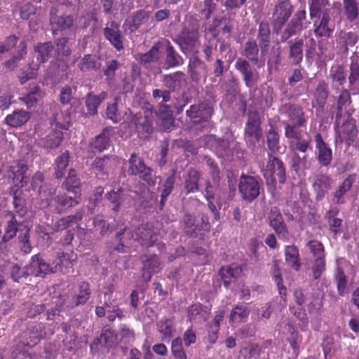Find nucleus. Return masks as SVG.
I'll use <instances>...</instances> for the list:
<instances>
[{"label":"nucleus","instance_id":"obj_45","mask_svg":"<svg viewBox=\"0 0 359 359\" xmlns=\"http://www.w3.org/2000/svg\"><path fill=\"white\" fill-rule=\"evenodd\" d=\"M286 263L294 270L298 271L301 267L300 256L298 248L294 245H287L285 248Z\"/></svg>","mask_w":359,"mask_h":359},{"label":"nucleus","instance_id":"obj_48","mask_svg":"<svg viewBox=\"0 0 359 359\" xmlns=\"http://www.w3.org/2000/svg\"><path fill=\"white\" fill-rule=\"evenodd\" d=\"M165 63L168 67L172 68L183 65L184 60L173 46L168 41L165 50Z\"/></svg>","mask_w":359,"mask_h":359},{"label":"nucleus","instance_id":"obj_8","mask_svg":"<svg viewBox=\"0 0 359 359\" xmlns=\"http://www.w3.org/2000/svg\"><path fill=\"white\" fill-rule=\"evenodd\" d=\"M307 247L313 258L312 273L315 280H318L325 270V252L323 243L318 240L308 242Z\"/></svg>","mask_w":359,"mask_h":359},{"label":"nucleus","instance_id":"obj_6","mask_svg":"<svg viewBox=\"0 0 359 359\" xmlns=\"http://www.w3.org/2000/svg\"><path fill=\"white\" fill-rule=\"evenodd\" d=\"M262 172L267 184H276L277 181L280 184H284L285 182L286 172L284 163L276 156L269 155L266 167Z\"/></svg>","mask_w":359,"mask_h":359},{"label":"nucleus","instance_id":"obj_7","mask_svg":"<svg viewBox=\"0 0 359 359\" xmlns=\"http://www.w3.org/2000/svg\"><path fill=\"white\" fill-rule=\"evenodd\" d=\"M128 175L138 176L149 186L155 185L156 180L154 178L153 170L145 165L142 158L133 153L128 160Z\"/></svg>","mask_w":359,"mask_h":359},{"label":"nucleus","instance_id":"obj_17","mask_svg":"<svg viewBox=\"0 0 359 359\" xmlns=\"http://www.w3.org/2000/svg\"><path fill=\"white\" fill-rule=\"evenodd\" d=\"M103 35L117 51L123 50L125 38L120 30L118 23L115 21L107 22L103 29Z\"/></svg>","mask_w":359,"mask_h":359},{"label":"nucleus","instance_id":"obj_25","mask_svg":"<svg viewBox=\"0 0 359 359\" xmlns=\"http://www.w3.org/2000/svg\"><path fill=\"white\" fill-rule=\"evenodd\" d=\"M359 39L358 34L353 32L341 30L336 36V46L337 48L345 55L348 51V48L352 47L356 44Z\"/></svg>","mask_w":359,"mask_h":359},{"label":"nucleus","instance_id":"obj_11","mask_svg":"<svg viewBox=\"0 0 359 359\" xmlns=\"http://www.w3.org/2000/svg\"><path fill=\"white\" fill-rule=\"evenodd\" d=\"M46 334L44 325L37 323L22 332L19 334L17 341L22 347H33L38 344L41 339L46 337Z\"/></svg>","mask_w":359,"mask_h":359},{"label":"nucleus","instance_id":"obj_19","mask_svg":"<svg viewBox=\"0 0 359 359\" xmlns=\"http://www.w3.org/2000/svg\"><path fill=\"white\" fill-rule=\"evenodd\" d=\"M135 235L137 241L147 248L154 246L158 239L156 229L149 223L142 224L138 226L135 230Z\"/></svg>","mask_w":359,"mask_h":359},{"label":"nucleus","instance_id":"obj_39","mask_svg":"<svg viewBox=\"0 0 359 359\" xmlns=\"http://www.w3.org/2000/svg\"><path fill=\"white\" fill-rule=\"evenodd\" d=\"M31 118L29 112L23 109H17L5 118L7 125L13 128H18L25 125Z\"/></svg>","mask_w":359,"mask_h":359},{"label":"nucleus","instance_id":"obj_10","mask_svg":"<svg viewBox=\"0 0 359 359\" xmlns=\"http://www.w3.org/2000/svg\"><path fill=\"white\" fill-rule=\"evenodd\" d=\"M299 126L296 123H288L285 124V136L287 139H294L295 142L290 143V147L292 151H299L303 154L307 152L309 149H312L311 147V138L310 137L302 139L301 131L298 130Z\"/></svg>","mask_w":359,"mask_h":359},{"label":"nucleus","instance_id":"obj_44","mask_svg":"<svg viewBox=\"0 0 359 359\" xmlns=\"http://www.w3.org/2000/svg\"><path fill=\"white\" fill-rule=\"evenodd\" d=\"M27 42L24 40L21 41L18 46L17 53L4 63V67L8 70H13L17 67L20 61L23 60L27 55Z\"/></svg>","mask_w":359,"mask_h":359},{"label":"nucleus","instance_id":"obj_31","mask_svg":"<svg viewBox=\"0 0 359 359\" xmlns=\"http://www.w3.org/2000/svg\"><path fill=\"white\" fill-rule=\"evenodd\" d=\"M76 259V255L72 251L71 253H57V257L53 261L55 273L60 271L62 273L68 272L69 269L72 267L73 262Z\"/></svg>","mask_w":359,"mask_h":359},{"label":"nucleus","instance_id":"obj_38","mask_svg":"<svg viewBox=\"0 0 359 359\" xmlns=\"http://www.w3.org/2000/svg\"><path fill=\"white\" fill-rule=\"evenodd\" d=\"M201 177V172L191 168L184 178V190L187 195L199 190L198 182Z\"/></svg>","mask_w":359,"mask_h":359},{"label":"nucleus","instance_id":"obj_15","mask_svg":"<svg viewBox=\"0 0 359 359\" xmlns=\"http://www.w3.org/2000/svg\"><path fill=\"white\" fill-rule=\"evenodd\" d=\"M269 220L270 226L274 230L278 238L283 241H288L290 233L283 217L277 207L271 209L269 214Z\"/></svg>","mask_w":359,"mask_h":359},{"label":"nucleus","instance_id":"obj_28","mask_svg":"<svg viewBox=\"0 0 359 359\" xmlns=\"http://www.w3.org/2000/svg\"><path fill=\"white\" fill-rule=\"evenodd\" d=\"M143 263L142 277L146 281H149L154 273H156L161 269V263L157 255H153L148 257L147 255L142 256Z\"/></svg>","mask_w":359,"mask_h":359},{"label":"nucleus","instance_id":"obj_22","mask_svg":"<svg viewBox=\"0 0 359 359\" xmlns=\"http://www.w3.org/2000/svg\"><path fill=\"white\" fill-rule=\"evenodd\" d=\"M235 68L242 75L245 86L252 88L257 82V74L255 73L248 60L243 58H238L235 63Z\"/></svg>","mask_w":359,"mask_h":359},{"label":"nucleus","instance_id":"obj_36","mask_svg":"<svg viewBox=\"0 0 359 359\" xmlns=\"http://www.w3.org/2000/svg\"><path fill=\"white\" fill-rule=\"evenodd\" d=\"M107 96L106 91H102L99 95H94L92 92L88 93L85 97V104L88 110L86 116L96 115L98 107Z\"/></svg>","mask_w":359,"mask_h":359},{"label":"nucleus","instance_id":"obj_16","mask_svg":"<svg viewBox=\"0 0 359 359\" xmlns=\"http://www.w3.org/2000/svg\"><path fill=\"white\" fill-rule=\"evenodd\" d=\"M306 13L304 9L297 11L282 32L280 35L281 41L285 42L292 36L299 33L304 28V20H306Z\"/></svg>","mask_w":359,"mask_h":359},{"label":"nucleus","instance_id":"obj_50","mask_svg":"<svg viewBox=\"0 0 359 359\" xmlns=\"http://www.w3.org/2000/svg\"><path fill=\"white\" fill-rule=\"evenodd\" d=\"M109 133L110 130L109 129L104 128L102 133L92 141L90 143L91 147L99 152L108 149L110 142Z\"/></svg>","mask_w":359,"mask_h":359},{"label":"nucleus","instance_id":"obj_51","mask_svg":"<svg viewBox=\"0 0 359 359\" xmlns=\"http://www.w3.org/2000/svg\"><path fill=\"white\" fill-rule=\"evenodd\" d=\"M259 48L257 41L252 39H249L244 45L243 55L253 64L259 62Z\"/></svg>","mask_w":359,"mask_h":359},{"label":"nucleus","instance_id":"obj_33","mask_svg":"<svg viewBox=\"0 0 359 359\" xmlns=\"http://www.w3.org/2000/svg\"><path fill=\"white\" fill-rule=\"evenodd\" d=\"M243 269L241 266L236 264H231L230 265L222 266L218 274L220 276L223 285L225 287H229L231 283L232 279H236L241 276Z\"/></svg>","mask_w":359,"mask_h":359},{"label":"nucleus","instance_id":"obj_40","mask_svg":"<svg viewBox=\"0 0 359 359\" xmlns=\"http://www.w3.org/2000/svg\"><path fill=\"white\" fill-rule=\"evenodd\" d=\"M79 196L74 195L69 196L66 194H59L56 196L53 201L55 203V209L60 214L65 212L69 208H72L79 203Z\"/></svg>","mask_w":359,"mask_h":359},{"label":"nucleus","instance_id":"obj_41","mask_svg":"<svg viewBox=\"0 0 359 359\" xmlns=\"http://www.w3.org/2000/svg\"><path fill=\"white\" fill-rule=\"evenodd\" d=\"M209 314L208 308L201 303L191 304L188 309V317L191 321L205 322Z\"/></svg>","mask_w":359,"mask_h":359},{"label":"nucleus","instance_id":"obj_64","mask_svg":"<svg viewBox=\"0 0 359 359\" xmlns=\"http://www.w3.org/2000/svg\"><path fill=\"white\" fill-rule=\"evenodd\" d=\"M170 350L173 359H187L181 337H176L172 341Z\"/></svg>","mask_w":359,"mask_h":359},{"label":"nucleus","instance_id":"obj_29","mask_svg":"<svg viewBox=\"0 0 359 359\" xmlns=\"http://www.w3.org/2000/svg\"><path fill=\"white\" fill-rule=\"evenodd\" d=\"M257 39L259 42L261 54L266 55L269 50L271 39V32L268 22L262 21L259 24Z\"/></svg>","mask_w":359,"mask_h":359},{"label":"nucleus","instance_id":"obj_9","mask_svg":"<svg viewBox=\"0 0 359 359\" xmlns=\"http://www.w3.org/2000/svg\"><path fill=\"white\" fill-rule=\"evenodd\" d=\"M173 41L180 46L184 54H190L200 44L198 30L184 27L181 33Z\"/></svg>","mask_w":359,"mask_h":359},{"label":"nucleus","instance_id":"obj_2","mask_svg":"<svg viewBox=\"0 0 359 359\" xmlns=\"http://www.w3.org/2000/svg\"><path fill=\"white\" fill-rule=\"evenodd\" d=\"M294 6L290 0H278L271 12V22L273 31L278 34L287 25L294 12Z\"/></svg>","mask_w":359,"mask_h":359},{"label":"nucleus","instance_id":"obj_26","mask_svg":"<svg viewBox=\"0 0 359 359\" xmlns=\"http://www.w3.org/2000/svg\"><path fill=\"white\" fill-rule=\"evenodd\" d=\"M107 198L114 212H118L122 205L130 201V196L122 187L118 188L117 190L113 189L109 191L107 194Z\"/></svg>","mask_w":359,"mask_h":359},{"label":"nucleus","instance_id":"obj_49","mask_svg":"<svg viewBox=\"0 0 359 359\" xmlns=\"http://www.w3.org/2000/svg\"><path fill=\"white\" fill-rule=\"evenodd\" d=\"M184 229L187 235L196 238L201 233V227L196 224V218L189 213H185L182 218Z\"/></svg>","mask_w":359,"mask_h":359},{"label":"nucleus","instance_id":"obj_23","mask_svg":"<svg viewBox=\"0 0 359 359\" xmlns=\"http://www.w3.org/2000/svg\"><path fill=\"white\" fill-rule=\"evenodd\" d=\"M332 182V178L326 174L320 173L315 175L312 187L317 201H322L324 198L331 189Z\"/></svg>","mask_w":359,"mask_h":359},{"label":"nucleus","instance_id":"obj_42","mask_svg":"<svg viewBox=\"0 0 359 359\" xmlns=\"http://www.w3.org/2000/svg\"><path fill=\"white\" fill-rule=\"evenodd\" d=\"M185 74L180 71L165 74L163 76V82L164 86L169 90L175 92L182 87Z\"/></svg>","mask_w":359,"mask_h":359},{"label":"nucleus","instance_id":"obj_54","mask_svg":"<svg viewBox=\"0 0 359 359\" xmlns=\"http://www.w3.org/2000/svg\"><path fill=\"white\" fill-rule=\"evenodd\" d=\"M116 236L119 240V243L117 245L116 250L118 252H125L126 248L129 247L130 241L134 238L133 231L129 228L125 227L117 233Z\"/></svg>","mask_w":359,"mask_h":359},{"label":"nucleus","instance_id":"obj_13","mask_svg":"<svg viewBox=\"0 0 359 359\" xmlns=\"http://www.w3.org/2000/svg\"><path fill=\"white\" fill-rule=\"evenodd\" d=\"M316 155L318 164L321 167H328L333 158L332 150L326 142L321 133H317L314 135Z\"/></svg>","mask_w":359,"mask_h":359},{"label":"nucleus","instance_id":"obj_34","mask_svg":"<svg viewBox=\"0 0 359 359\" xmlns=\"http://www.w3.org/2000/svg\"><path fill=\"white\" fill-rule=\"evenodd\" d=\"M356 175L351 174L340 184L338 189L333 194L332 201L334 204L341 205L345 203V195L351 190L355 181Z\"/></svg>","mask_w":359,"mask_h":359},{"label":"nucleus","instance_id":"obj_14","mask_svg":"<svg viewBox=\"0 0 359 359\" xmlns=\"http://www.w3.org/2000/svg\"><path fill=\"white\" fill-rule=\"evenodd\" d=\"M261 118L256 110H250L248 113V121L245 126V137L259 142L262 137Z\"/></svg>","mask_w":359,"mask_h":359},{"label":"nucleus","instance_id":"obj_43","mask_svg":"<svg viewBox=\"0 0 359 359\" xmlns=\"http://www.w3.org/2000/svg\"><path fill=\"white\" fill-rule=\"evenodd\" d=\"M157 330L161 334V340L169 341L175 331L174 321L168 318H161L156 324Z\"/></svg>","mask_w":359,"mask_h":359},{"label":"nucleus","instance_id":"obj_18","mask_svg":"<svg viewBox=\"0 0 359 359\" xmlns=\"http://www.w3.org/2000/svg\"><path fill=\"white\" fill-rule=\"evenodd\" d=\"M313 22V33L317 38L330 39L334 31V25L331 23V17L327 11H324L320 17Z\"/></svg>","mask_w":359,"mask_h":359},{"label":"nucleus","instance_id":"obj_59","mask_svg":"<svg viewBox=\"0 0 359 359\" xmlns=\"http://www.w3.org/2000/svg\"><path fill=\"white\" fill-rule=\"evenodd\" d=\"M249 313L246 306L241 304L236 305L229 315V323L232 325L236 322L241 323L248 317Z\"/></svg>","mask_w":359,"mask_h":359},{"label":"nucleus","instance_id":"obj_53","mask_svg":"<svg viewBox=\"0 0 359 359\" xmlns=\"http://www.w3.org/2000/svg\"><path fill=\"white\" fill-rule=\"evenodd\" d=\"M53 46L50 41L39 43L34 48L36 59L40 63H44L50 58Z\"/></svg>","mask_w":359,"mask_h":359},{"label":"nucleus","instance_id":"obj_47","mask_svg":"<svg viewBox=\"0 0 359 359\" xmlns=\"http://www.w3.org/2000/svg\"><path fill=\"white\" fill-rule=\"evenodd\" d=\"M80 179L77 177L74 169H69L67 177L65 179L62 186L68 192L80 196Z\"/></svg>","mask_w":359,"mask_h":359},{"label":"nucleus","instance_id":"obj_37","mask_svg":"<svg viewBox=\"0 0 359 359\" xmlns=\"http://www.w3.org/2000/svg\"><path fill=\"white\" fill-rule=\"evenodd\" d=\"M352 103L351 93L348 89H342L337 101V112L335 114V128L339 126V121L343 115L344 109H346Z\"/></svg>","mask_w":359,"mask_h":359},{"label":"nucleus","instance_id":"obj_12","mask_svg":"<svg viewBox=\"0 0 359 359\" xmlns=\"http://www.w3.org/2000/svg\"><path fill=\"white\" fill-rule=\"evenodd\" d=\"M187 116L194 125H208L212 115V109L205 102L192 104L186 111Z\"/></svg>","mask_w":359,"mask_h":359},{"label":"nucleus","instance_id":"obj_20","mask_svg":"<svg viewBox=\"0 0 359 359\" xmlns=\"http://www.w3.org/2000/svg\"><path fill=\"white\" fill-rule=\"evenodd\" d=\"M279 112L287 114L289 119L299 127L304 126L306 123L305 113L299 104L291 103L282 104L279 108Z\"/></svg>","mask_w":359,"mask_h":359},{"label":"nucleus","instance_id":"obj_30","mask_svg":"<svg viewBox=\"0 0 359 359\" xmlns=\"http://www.w3.org/2000/svg\"><path fill=\"white\" fill-rule=\"evenodd\" d=\"M351 63L349 65V90L354 94L359 93V55L357 52H354L351 57Z\"/></svg>","mask_w":359,"mask_h":359},{"label":"nucleus","instance_id":"obj_35","mask_svg":"<svg viewBox=\"0 0 359 359\" xmlns=\"http://www.w3.org/2000/svg\"><path fill=\"white\" fill-rule=\"evenodd\" d=\"M328 79L333 88L344 86L347 80V73L345 67L340 64H334L331 66Z\"/></svg>","mask_w":359,"mask_h":359},{"label":"nucleus","instance_id":"obj_60","mask_svg":"<svg viewBox=\"0 0 359 359\" xmlns=\"http://www.w3.org/2000/svg\"><path fill=\"white\" fill-rule=\"evenodd\" d=\"M79 67L82 72H88L100 69L101 65L98 62L95 55L87 54L80 61Z\"/></svg>","mask_w":359,"mask_h":359},{"label":"nucleus","instance_id":"obj_46","mask_svg":"<svg viewBox=\"0 0 359 359\" xmlns=\"http://www.w3.org/2000/svg\"><path fill=\"white\" fill-rule=\"evenodd\" d=\"M10 193L13 197V206L16 213L23 217L27 212L26 201L22 197L23 193L19 188L11 187Z\"/></svg>","mask_w":359,"mask_h":359},{"label":"nucleus","instance_id":"obj_58","mask_svg":"<svg viewBox=\"0 0 359 359\" xmlns=\"http://www.w3.org/2000/svg\"><path fill=\"white\" fill-rule=\"evenodd\" d=\"M344 14L348 21L354 22L359 17V8L356 0H343Z\"/></svg>","mask_w":359,"mask_h":359},{"label":"nucleus","instance_id":"obj_63","mask_svg":"<svg viewBox=\"0 0 359 359\" xmlns=\"http://www.w3.org/2000/svg\"><path fill=\"white\" fill-rule=\"evenodd\" d=\"M64 138V133L61 130H53L49 133L44 141V146L48 149L58 147Z\"/></svg>","mask_w":359,"mask_h":359},{"label":"nucleus","instance_id":"obj_55","mask_svg":"<svg viewBox=\"0 0 359 359\" xmlns=\"http://www.w3.org/2000/svg\"><path fill=\"white\" fill-rule=\"evenodd\" d=\"M313 95L317 104L320 107L323 108L329 95L328 84L323 80L320 81L316 88Z\"/></svg>","mask_w":359,"mask_h":359},{"label":"nucleus","instance_id":"obj_4","mask_svg":"<svg viewBox=\"0 0 359 359\" xmlns=\"http://www.w3.org/2000/svg\"><path fill=\"white\" fill-rule=\"evenodd\" d=\"M262 181L246 174H241L238 182V191L242 200L247 203H252L260 194Z\"/></svg>","mask_w":359,"mask_h":359},{"label":"nucleus","instance_id":"obj_56","mask_svg":"<svg viewBox=\"0 0 359 359\" xmlns=\"http://www.w3.org/2000/svg\"><path fill=\"white\" fill-rule=\"evenodd\" d=\"M69 151H66L55 159V175L57 179H62L65 176L69 164Z\"/></svg>","mask_w":359,"mask_h":359},{"label":"nucleus","instance_id":"obj_62","mask_svg":"<svg viewBox=\"0 0 359 359\" xmlns=\"http://www.w3.org/2000/svg\"><path fill=\"white\" fill-rule=\"evenodd\" d=\"M334 280L337 285L339 294L344 296L346 293L348 279L341 267H337L334 271Z\"/></svg>","mask_w":359,"mask_h":359},{"label":"nucleus","instance_id":"obj_52","mask_svg":"<svg viewBox=\"0 0 359 359\" xmlns=\"http://www.w3.org/2000/svg\"><path fill=\"white\" fill-rule=\"evenodd\" d=\"M329 5V0H309V8L310 18L313 19L314 18L320 17L324 11H327L330 13V10L326 8V6Z\"/></svg>","mask_w":359,"mask_h":359},{"label":"nucleus","instance_id":"obj_32","mask_svg":"<svg viewBox=\"0 0 359 359\" xmlns=\"http://www.w3.org/2000/svg\"><path fill=\"white\" fill-rule=\"evenodd\" d=\"M188 70L191 80L194 82H198L202 77H206V65L197 55L189 59Z\"/></svg>","mask_w":359,"mask_h":359},{"label":"nucleus","instance_id":"obj_61","mask_svg":"<svg viewBox=\"0 0 359 359\" xmlns=\"http://www.w3.org/2000/svg\"><path fill=\"white\" fill-rule=\"evenodd\" d=\"M41 97V92L38 86H34L27 95L20 98L28 109L35 107Z\"/></svg>","mask_w":359,"mask_h":359},{"label":"nucleus","instance_id":"obj_57","mask_svg":"<svg viewBox=\"0 0 359 359\" xmlns=\"http://www.w3.org/2000/svg\"><path fill=\"white\" fill-rule=\"evenodd\" d=\"M90 294L89 283L86 281L80 283L78 293L74 297V306H77L86 304L89 299Z\"/></svg>","mask_w":359,"mask_h":359},{"label":"nucleus","instance_id":"obj_1","mask_svg":"<svg viewBox=\"0 0 359 359\" xmlns=\"http://www.w3.org/2000/svg\"><path fill=\"white\" fill-rule=\"evenodd\" d=\"M8 215L11 216V219L7 222L3 236L13 239L18 233V238L21 243V250L26 254L29 253L32 251L29 242V228L25 224L18 222L13 212H9Z\"/></svg>","mask_w":359,"mask_h":359},{"label":"nucleus","instance_id":"obj_21","mask_svg":"<svg viewBox=\"0 0 359 359\" xmlns=\"http://www.w3.org/2000/svg\"><path fill=\"white\" fill-rule=\"evenodd\" d=\"M288 54L287 59L293 65H299L304 57V40L302 37H297L287 40Z\"/></svg>","mask_w":359,"mask_h":359},{"label":"nucleus","instance_id":"obj_3","mask_svg":"<svg viewBox=\"0 0 359 359\" xmlns=\"http://www.w3.org/2000/svg\"><path fill=\"white\" fill-rule=\"evenodd\" d=\"M62 8V6L58 5L52 6L50 10L49 22L53 35L71 29L76 21V18L73 15L64 13Z\"/></svg>","mask_w":359,"mask_h":359},{"label":"nucleus","instance_id":"obj_5","mask_svg":"<svg viewBox=\"0 0 359 359\" xmlns=\"http://www.w3.org/2000/svg\"><path fill=\"white\" fill-rule=\"evenodd\" d=\"M306 55L307 57H317L323 62L329 61L334 57V53L331 46L326 39H321L316 43L314 38L310 36L306 40Z\"/></svg>","mask_w":359,"mask_h":359},{"label":"nucleus","instance_id":"obj_24","mask_svg":"<svg viewBox=\"0 0 359 359\" xmlns=\"http://www.w3.org/2000/svg\"><path fill=\"white\" fill-rule=\"evenodd\" d=\"M27 165L20 161L14 162L9 168V177L12 178L15 186L13 187H22L27 184L26 173Z\"/></svg>","mask_w":359,"mask_h":359},{"label":"nucleus","instance_id":"obj_27","mask_svg":"<svg viewBox=\"0 0 359 359\" xmlns=\"http://www.w3.org/2000/svg\"><path fill=\"white\" fill-rule=\"evenodd\" d=\"M131 123L140 137H147L153 131L152 120L147 115L136 114L133 117Z\"/></svg>","mask_w":359,"mask_h":359}]
</instances>
